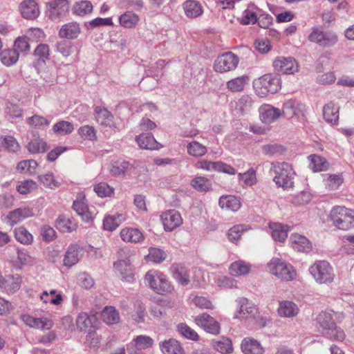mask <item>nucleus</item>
Wrapping results in <instances>:
<instances>
[{
    "mask_svg": "<svg viewBox=\"0 0 354 354\" xmlns=\"http://www.w3.org/2000/svg\"><path fill=\"white\" fill-rule=\"evenodd\" d=\"M333 225L342 230H350L354 228V210L344 206H335L329 214Z\"/></svg>",
    "mask_w": 354,
    "mask_h": 354,
    "instance_id": "obj_3",
    "label": "nucleus"
},
{
    "mask_svg": "<svg viewBox=\"0 0 354 354\" xmlns=\"http://www.w3.org/2000/svg\"><path fill=\"white\" fill-rule=\"evenodd\" d=\"M308 39L321 47L328 48L333 46L337 42V36L334 32L324 31L320 28L313 27Z\"/></svg>",
    "mask_w": 354,
    "mask_h": 354,
    "instance_id": "obj_7",
    "label": "nucleus"
},
{
    "mask_svg": "<svg viewBox=\"0 0 354 354\" xmlns=\"http://www.w3.org/2000/svg\"><path fill=\"white\" fill-rule=\"evenodd\" d=\"M78 134L85 140L93 141L97 138L95 129L89 125H84L80 127Z\"/></svg>",
    "mask_w": 354,
    "mask_h": 354,
    "instance_id": "obj_60",
    "label": "nucleus"
},
{
    "mask_svg": "<svg viewBox=\"0 0 354 354\" xmlns=\"http://www.w3.org/2000/svg\"><path fill=\"white\" fill-rule=\"evenodd\" d=\"M241 350L245 354H263L264 349L261 344L252 338H245L241 343Z\"/></svg>",
    "mask_w": 354,
    "mask_h": 354,
    "instance_id": "obj_30",
    "label": "nucleus"
},
{
    "mask_svg": "<svg viewBox=\"0 0 354 354\" xmlns=\"http://www.w3.org/2000/svg\"><path fill=\"white\" fill-rule=\"evenodd\" d=\"M309 272L315 281L319 284L331 283L335 279L334 270L326 261H318L309 268Z\"/></svg>",
    "mask_w": 354,
    "mask_h": 354,
    "instance_id": "obj_6",
    "label": "nucleus"
},
{
    "mask_svg": "<svg viewBox=\"0 0 354 354\" xmlns=\"http://www.w3.org/2000/svg\"><path fill=\"white\" fill-rule=\"evenodd\" d=\"M250 78L248 75H242L233 78L226 83L227 88L231 92L243 91L245 86L248 84Z\"/></svg>",
    "mask_w": 354,
    "mask_h": 354,
    "instance_id": "obj_39",
    "label": "nucleus"
},
{
    "mask_svg": "<svg viewBox=\"0 0 354 354\" xmlns=\"http://www.w3.org/2000/svg\"><path fill=\"white\" fill-rule=\"evenodd\" d=\"M191 186L198 192H207L212 189V181L201 176H195L190 183Z\"/></svg>",
    "mask_w": 354,
    "mask_h": 354,
    "instance_id": "obj_43",
    "label": "nucleus"
},
{
    "mask_svg": "<svg viewBox=\"0 0 354 354\" xmlns=\"http://www.w3.org/2000/svg\"><path fill=\"white\" fill-rule=\"evenodd\" d=\"M147 259L148 261L158 263L165 259V254L162 250L158 248H151L149 250Z\"/></svg>",
    "mask_w": 354,
    "mask_h": 354,
    "instance_id": "obj_64",
    "label": "nucleus"
},
{
    "mask_svg": "<svg viewBox=\"0 0 354 354\" xmlns=\"http://www.w3.org/2000/svg\"><path fill=\"white\" fill-rule=\"evenodd\" d=\"M215 283L222 288H233L236 287V281L230 277L219 275L215 280Z\"/></svg>",
    "mask_w": 354,
    "mask_h": 354,
    "instance_id": "obj_62",
    "label": "nucleus"
},
{
    "mask_svg": "<svg viewBox=\"0 0 354 354\" xmlns=\"http://www.w3.org/2000/svg\"><path fill=\"white\" fill-rule=\"evenodd\" d=\"M27 149L30 153H44L47 149V144L43 139L36 137L28 143Z\"/></svg>",
    "mask_w": 354,
    "mask_h": 354,
    "instance_id": "obj_47",
    "label": "nucleus"
},
{
    "mask_svg": "<svg viewBox=\"0 0 354 354\" xmlns=\"http://www.w3.org/2000/svg\"><path fill=\"white\" fill-rule=\"evenodd\" d=\"M236 301L238 307L234 314V319L242 321L255 317L257 308L252 301L245 297L239 298Z\"/></svg>",
    "mask_w": 354,
    "mask_h": 354,
    "instance_id": "obj_9",
    "label": "nucleus"
},
{
    "mask_svg": "<svg viewBox=\"0 0 354 354\" xmlns=\"http://www.w3.org/2000/svg\"><path fill=\"white\" fill-rule=\"evenodd\" d=\"M218 204L222 209L232 212L238 211L241 205V201L238 198L230 195L221 196Z\"/></svg>",
    "mask_w": 354,
    "mask_h": 354,
    "instance_id": "obj_37",
    "label": "nucleus"
},
{
    "mask_svg": "<svg viewBox=\"0 0 354 354\" xmlns=\"http://www.w3.org/2000/svg\"><path fill=\"white\" fill-rule=\"evenodd\" d=\"M270 272L284 281H292L297 277V272L293 266L279 258H272L268 263Z\"/></svg>",
    "mask_w": 354,
    "mask_h": 354,
    "instance_id": "obj_4",
    "label": "nucleus"
},
{
    "mask_svg": "<svg viewBox=\"0 0 354 354\" xmlns=\"http://www.w3.org/2000/svg\"><path fill=\"white\" fill-rule=\"evenodd\" d=\"M153 339L147 335H138L127 346L138 351L146 350L153 346Z\"/></svg>",
    "mask_w": 354,
    "mask_h": 354,
    "instance_id": "obj_34",
    "label": "nucleus"
},
{
    "mask_svg": "<svg viewBox=\"0 0 354 354\" xmlns=\"http://www.w3.org/2000/svg\"><path fill=\"white\" fill-rule=\"evenodd\" d=\"M259 8L254 3H250L243 12L242 16L238 18L239 22L242 25H253L258 21L257 11Z\"/></svg>",
    "mask_w": 354,
    "mask_h": 354,
    "instance_id": "obj_27",
    "label": "nucleus"
},
{
    "mask_svg": "<svg viewBox=\"0 0 354 354\" xmlns=\"http://www.w3.org/2000/svg\"><path fill=\"white\" fill-rule=\"evenodd\" d=\"M96 120L99 124L111 127L113 123V116L106 109L96 107Z\"/></svg>",
    "mask_w": 354,
    "mask_h": 354,
    "instance_id": "obj_45",
    "label": "nucleus"
},
{
    "mask_svg": "<svg viewBox=\"0 0 354 354\" xmlns=\"http://www.w3.org/2000/svg\"><path fill=\"white\" fill-rule=\"evenodd\" d=\"M214 348L221 353H230L232 351V345L230 339L228 338H221L218 340H214L212 342Z\"/></svg>",
    "mask_w": 354,
    "mask_h": 354,
    "instance_id": "obj_57",
    "label": "nucleus"
},
{
    "mask_svg": "<svg viewBox=\"0 0 354 354\" xmlns=\"http://www.w3.org/2000/svg\"><path fill=\"white\" fill-rule=\"evenodd\" d=\"M22 17L27 19H33L39 15V10L37 3L34 0H25L19 6Z\"/></svg>",
    "mask_w": 354,
    "mask_h": 354,
    "instance_id": "obj_25",
    "label": "nucleus"
},
{
    "mask_svg": "<svg viewBox=\"0 0 354 354\" xmlns=\"http://www.w3.org/2000/svg\"><path fill=\"white\" fill-rule=\"evenodd\" d=\"M185 15L189 18H196L201 16L203 12V8L198 1L194 0H187L183 4Z\"/></svg>",
    "mask_w": 354,
    "mask_h": 354,
    "instance_id": "obj_31",
    "label": "nucleus"
},
{
    "mask_svg": "<svg viewBox=\"0 0 354 354\" xmlns=\"http://www.w3.org/2000/svg\"><path fill=\"white\" fill-rule=\"evenodd\" d=\"M135 170L134 162L125 160H118L113 162L111 173L115 176L130 174Z\"/></svg>",
    "mask_w": 354,
    "mask_h": 354,
    "instance_id": "obj_29",
    "label": "nucleus"
},
{
    "mask_svg": "<svg viewBox=\"0 0 354 354\" xmlns=\"http://www.w3.org/2000/svg\"><path fill=\"white\" fill-rule=\"evenodd\" d=\"M32 215L33 212L29 207H23L10 212L7 218L10 225H14Z\"/></svg>",
    "mask_w": 354,
    "mask_h": 354,
    "instance_id": "obj_26",
    "label": "nucleus"
},
{
    "mask_svg": "<svg viewBox=\"0 0 354 354\" xmlns=\"http://www.w3.org/2000/svg\"><path fill=\"white\" fill-rule=\"evenodd\" d=\"M194 322L209 333L217 335L220 333L219 323L207 313H202L196 316Z\"/></svg>",
    "mask_w": 354,
    "mask_h": 354,
    "instance_id": "obj_13",
    "label": "nucleus"
},
{
    "mask_svg": "<svg viewBox=\"0 0 354 354\" xmlns=\"http://www.w3.org/2000/svg\"><path fill=\"white\" fill-rule=\"evenodd\" d=\"M292 248L297 252H308L310 249V243L308 239L299 234H292L290 236Z\"/></svg>",
    "mask_w": 354,
    "mask_h": 354,
    "instance_id": "obj_36",
    "label": "nucleus"
},
{
    "mask_svg": "<svg viewBox=\"0 0 354 354\" xmlns=\"http://www.w3.org/2000/svg\"><path fill=\"white\" fill-rule=\"evenodd\" d=\"M83 248L78 244H71L64 254L63 264L71 268L77 264L83 257Z\"/></svg>",
    "mask_w": 354,
    "mask_h": 354,
    "instance_id": "obj_14",
    "label": "nucleus"
},
{
    "mask_svg": "<svg viewBox=\"0 0 354 354\" xmlns=\"http://www.w3.org/2000/svg\"><path fill=\"white\" fill-rule=\"evenodd\" d=\"M16 239L22 244L28 245L33 241L32 235L24 227H19L15 230Z\"/></svg>",
    "mask_w": 354,
    "mask_h": 354,
    "instance_id": "obj_54",
    "label": "nucleus"
},
{
    "mask_svg": "<svg viewBox=\"0 0 354 354\" xmlns=\"http://www.w3.org/2000/svg\"><path fill=\"white\" fill-rule=\"evenodd\" d=\"M239 62V57L232 52H226L217 57L214 63V69L218 73H225L234 70Z\"/></svg>",
    "mask_w": 354,
    "mask_h": 354,
    "instance_id": "obj_8",
    "label": "nucleus"
},
{
    "mask_svg": "<svg viewBox=\"0 0 354 354\" xmlns=\"http://www.w3.org/2000/svg\"><path fill=\"white\" fill-rule=\"evenodd\" d=\"M160 348L163 354H185L179 342L174 339L160 342Z\"/></svg>",
    "mask_w": 354,
    "mask_h": 354,
    "instance_id": "obj_35",
    "label": "nucleus"
},
{
    "mask_svg": "<svg viewBox=\"0 0 354 354\" xmlns=\"http://www.w3.org/2000/svg\"><path fill=\"white\" fill-rule=\"evenodd\" d=\"M270 172L274 174L273 181L284 189L294 186L295 172L292 166L286 162L271 163Z\"/></svg>",
    "mask_w": 354,
    "mask_h": 354,
    "instance_id": "obj_1",
    "label": "nucleus"
},
{
    "mask_svg": "<svg viewBox=\"0 0 354 354\" xmlns=\"http://www.w3.org/2000/svg\"><path fill=\"white\" fill-rule=\"evenodd\" d=\"M56 226L63 232H72L77 228L75 221L64 216H59L56 220Z\"/></svg>",
    "mask_w": 354,
    "mask_h": 354,
    "instance_id": "obj_48",
    "label": "nucleus"
},
{
    "mask_svg": "<svg viewBox=\"0 0 354 354\" xmlns=\"http://www.w3.org/2000/svg\"><path fill=\"white\" fill-rule=\"evenodd\" d=\"M177 330L186 339L197 341L199 338L198 333L185 323H180L178 324Z\"/></svg>",
    "mask_w": 354,
    "mask_h": 354,
    "instance_id": "obj_55",
    "label": "nucleus"
},
{
    "mask_svg": "<svg viewBox=\"0 0 354 354\" xmlns=\"http://www.w3.org/2000/svg\"><path fill=\"white\" fill-rule=\"evenodd\" d=\"M248 229L249 227L245 225H234L229 230L227 237L231 242L236 243L241 237L243 232Z\"/></svg>",
    "mask_w": 354,
    "mask_h": 354,
    "instance_id": "obj_53",
    "label": "nucleus"
},
{
    "mask_svg": "<svg viewBox=\"0 0 354 354\" xmlns=\"http://www.w3.org/2000/svg\"><path fill=\"white\" fill-rule=\"evenodd\" d=\"M299 312L298 306L292 301L285 300L280 301L277 308L278 315L281 317L292 318Z\"/></svg>",
    "mask_w": 354,
    "mask_h": 354,
    "instance_id": "obj_24",
    "label": "nucleus"
},
{
    "mask_svg": "<svg viewBox=\"0 0 354 354\" xmlns=\"http://www.w3.org/2000/svg\"><path fill=\"white\" fill-rule=\"evenodd\" d=\"M161 221L165 230L169 232L179 227L183 223L180 214L174 209L162 213Z\"/></svg>",
    "mask_w": 354,
    "mask_h": 354,
    "instance_id": "obj_16",
    "label": "nucleus"
},
{
    "mask_svg": "<svg viewBox=\"0 0 354 354\" xmlns=\"http://www.w3.org/2000/svg\"><path fill=\"white\" fill-rule=\"evenodd\" d=\"M27 123L32 127L42 128L50 124V120L38 115H34L26 120Z\"/></svg>",
    "mask_w": 354,
    "mask_h": 354,
    "instance_id": "obj_59",
    "label": "nucleus"
},
{
    "mask_svg": "<svg viewBox=\"0 0 354 354\" xmlns=\"http://www.w3.org/2000/svg\"><path fill=\"white\" fill-rule=\"evenodd\" d=\"M38 178L39 181L48 188L55 189L60 185V183L55 180L52 173L40 175Z\"/></svg>",
    "mask_w": 354,
    "mask_h": 354,
    "instance_id": "obj_61",
    "label": "nucleus"
},
{
    "mask_svg": "<svg viewBox=\"0 0 354 354\" xmlns=\"http://www.w3.org/2000/svg\"><path fill=\"white\" fill-rule=\"evenodd\" d=\"M250 270V265L241 260L233 262L229 268L230 273L235 277L245 275Z\"/></svg>",
    "mask_w": 354,
    "mask_h": 354,
    "instance_id": "obj_44",
    "label": "nucleus"
},
{
    "mask_svg": "<svg viewBox=\"0 0 354 354\" xmlns=\"http://www.w3.org/2000/svg\"><path fill=\"white\" fill-rule=\"evenodd\" d=\"M317 320L319 327L322 328L323 334L330 333V330H331L333 327H335V325L336 324L331 314L327 312L320 313Z\"/></svg>",
    "mask_w": 354,
    "mask_h": 354,
    "instance_id": "obj_40",
    "label": "nucleus"
},
{
    "mask_svg": "<svg viewBox=\"0 0 354 354\" xmlns=\"http://www.w3.org/2000/svg\"><path fill=\"white\" fill-rule=\"evenodd\" d=\"M102 319L107 324H117L120 321L119 313L113 306H106L102 312Z\"/></svg>",
    "mask_w": 354,
    "mask_h": 354,
    "instance_id": "obj_46",
    "label": "nucleus"
},
{
    "mask_svg": "<svg viewBox=\"0 0 354 354\" xmlns=\"http://www.w3.org/2000/svg\"><path fill=\"white\" fill-rule=\"evenodd\" d=\"M189 155L194 157L203 156L207 151V147L196 141L189 142L187 146Z\"/></svg>",
    "mask_w": 354,
    "mask_h": 354,
    "instance_id": "obj_52",
    "label": "nucleus"
},
{
    "mask_svg": "<svg viewBox=\"0 0 354 354\" xmlns=\"http://www.w3.org/2000/svg\"><path fill=\"white\" fill-rule=\"evenodd\" d=\"M118 20L121 26L125 28H133L138 25L140 17L132 11H126L119 17Z\"/></svg>",
    "mask_w": 354,
    "mask_h": 354,
    "instance_id": "obj_38",
    "label": "nucleus"
},
{
    "mask_svg": "<svg viewBox=\"0 0 354 354\" xmlns=\"http://www.w3.org/2000/svg\"><path fill=\"white\" fill-rule=\"evenodd\" d=\"M173 277L181 285H187L189 282V275L187 269L180 264H173L170 268Z\"/></svg>",
    "mask_w": 354,
    "mask_h": 354,
    "instance_id": "obj_33",
    "label": "nucleus"
},
{
    "mask_svg": "<svg viewBox=\"0 0 354 354\" xmlns=\"http://www.w3.org/2000/svg\"><path fill=\"white\" fill-rule=\"evenodd\" d=\"M81 32L80 26L77 22L71 21L62 26L59 30L60 38L75 39Z\"/></svg>",
    "mask_w": 354,
    "mask_h": 354,
    "instance_id": "obj_22",
    "label": "nucleus"
},
{
    "mask_svg": "<svg viewBox=\"0 0 354 354\" xmlns=\"http://www.w3.org/2000/svg\"><path fill=\"white\" fill-rule=\"evenodd\" d=\"M254 105V101L252 97L250 95L244 94L235 102L234 110L239 116L244 115L251 112Z\"/></svg>",
    "mask_w": 354,
    "mask_h": 354,
    "instance_id": "obj_20",
    "label": "nucleus"
},
{
    "mask_svg": "<svg viewBox=\"0 0 354 354\" xmlns=\"http://www.w3.org/2000/svg\"><path fill=\"white\" fill-rule=\"evenodd\" d=\"M0 59L4 65L10 66L17 62L19 53L14 49H6L0 53Z\"/></svg>",
    "mask_w": 354,
    "mask_h": 354,
    "instance_id": "obj_50",
    "label": "nucleus"
},
{
    "mask_svg": "<svg viewBox=\"0 0 354 354\" xmlns=\"http://www.w3.org/2000/svg\"><path fill=\"white\" fill-rule=\"evenodd\" d=\"M124 220L125 216L122 214L106 216L103 220L104 229L108 231H113L115 230Z\"/></svg>",
    "mask_w": 354,
    "mask_h": 354,
    "instance_id": "obj_42",
    "label": "nucleus"
},
{
    "mask_svg": "<svg viewBox=\"0 0 354 354\" xmlns=\"http://www.w3.org/2000/svg\"><path fill=\"white\" fill-rule=\"evenodd\" d=\"M309 167L313 171H321L326 170L328 167L327 161L322 157L317 155H310Z\"/></svg>",
    "mask_w": 354,
    "mask_h": 354,
    "instance_id": "obj_51",
    "label": "nucleus"
},
{
    "mask_svg": "<svg viewBox=\"0 0 354 354\" xmlns=\"http://www.w3.org/2000/svg\"><path fill=\"white\" fill-rule=\"evenodd\" d=\"M261 120L265 124H270L282 116L281 111L270 104H265L259 108Z\"/></svg>",
    "mask_w": 354,
    "mask_h": 354,
    "instance_id": "obj_19",
    "label": "nucleus"
},
{
    "mask_svg": "<svg viewBox=\"0 0 354 354\" xmlns=\"http://www.w3.org/2000/svg\"><path fill=\"white\" fill-rule=\"evenodd\" d=\"M113 266L124 281L131 282L133 280L134 274L129 260H118Z\"/></svg>",
    "mask_w": 354,
    "mask_h": 354,
    "instance_id": "obj_28",
    "label": "nucleus"
},
{
    "mask_svg": "<svg viewBox=\"0 0 354 354\" xmlns=\"http://www.w3.org/2000/svg\"><path fill=\"white\" fill-rule=\"evenodd\" d=\"M22 278L19 274L7 275L5 277L0 275V288L8 294H13L21 288Z\"/></svg>",
    "mask_w": 354,
    "mask_h": 354,
    "instance_id": "obj_15",
    "label": "nucleus"
},
{
    "mask_svg": "<svg viewBox=\"0 0 354 354\" xmlns=\"http://www.w3.org/2000/svg\"><path fill=\"white\" fill-rule=\"evenodd\" d=\"M255 93L260 97H265L268 94H274L281 88V82L277 75L265 74L253 82Z\"/></svg>",
    "mask_w": 354,
    "mask_h": 354,
    "instance_id": "obj_2",
    "label": "nucleus"
},
{
    "mask_svg": "<svg viewBox=\"0 0 354 354\" xmlns=\"http://www.w3.org/2000/svg\"><path fill=\"white\" fill-rule=\"evenodd\" d=\"M73 11L76 15L84 17L92 12L93 5L89 1H80L75 3L73 6Z\"/></svg>",
    "mask_w": 354,
    "mask_h": 354,
    "instance_id": "obj_49",
    "label": "nucleus"
},
{
    "mask_svg": "<svg viewBox=\"0 0 354 354\" xmlns=\"http://www.w3.org/2000/svg\"><path fill=\"white\" fill-rule=\"evenodd\" d=\"M275 71L284 74H293L298 71V64L296 60L290 57H278L273 62Z\"/></svg>",
    "mask_w": 354,
    "mask_h": 354,
    "instance_id": "obj_12",
    "label": "nucleus"
},
{
    "mask_svg": "<svg viewBox=\"0 0 354 354\" xmlns=\"http://www.w3.org/2000/svg\"><path fill=\"white\" fill-rule=\"evenodd\" d=\"M136 141L139 147L143 149L158 150L161 145L154 138L151 133H143L136 136Z\"/></svg>",
    "mask_w": 354,
    "mask_h": 354,
    "instance_id": "obj_23",
    "label": "nucleus"
},
{
    "mask_svg": "<svg viewBox=\"0 0 354 354\" xmlns=\"http://www.w3.org/2000/svg\"><path fill=\"white\" fill-rule=\"evenodd\" d=\"M52 129L57 134L65 136L71 133L73 131L74 127L72 123L62 120L55 124Z\"/></svg>",
    "mask_w": 354,
    "mask_h": 354,
    "instance_id": "obj_56",
    "label": "nucleus"
},
{
    "mask_svg": "<svg viewBox=\"0 0 354 354\" xmlns=\"http://www.w3.org/2000/svg\"><path fill=\"white\" fill-rule=\"evenodd\" d=\"M67 0H54L47 4L46 15L52 20L64 17L68 12Z\"/></svg>",
    "mask_w": 354,
    "mask_h": 354,
    "instance_id": "obj_11",
    "label": "nucleus"
},
{
    "mask_svg": "<svg viewBox=\"0 0 354 354\" xmlns=\"http://www.w3.org/2000/svg\"><path fill=\"white\" fill-rule=\"evenodd\" d=\"M120 237L125 242L139 243L144 240V236L137 228L127 227L120 232Z\"/></svg>",
    "mask_w": 354,
    "mask_h": 354,
    "instance_id": "obj_32",
    "label": "nucleus"
},
{
    "mask_svg": "<svg viewBox=\"0 0 354 354\" xmlns=\"http://www.w3.org/2000/svg\"><path fill=\"white\" fill-rule=\"evenodd\" d=\"M73 209L86 222L91 221L95 215L92 208L88 207L86 204L85 195L83 192H80L77 194L76 199L73 204Z\"/></svg>",
    "mask_w": 354,
    "mask_h": 354,
    "instance_id": "obj_10",
    "label": "nucleus"
},
{
    "mask_svg": "<svg viewBox=\"0 0 354 354\" xmlns=\"http://www.w3.org/2000/svg\"><path fill=\"white\" fill-rule=\"evenodd\" d=\"M21 319L26 325L42 330L50 329L54 324L51 319L46 317H34L29 315H24Z\"/></svg>",
    "mask_w": 354,
    "mask_h": 354,
    "instance_id": "obj_18",
    "label": "nucleus"
},
{
    "mask_svg": "<svg viewBox=\"0 0 354 354\" xmlns=\"http://www.w3.org/2000/svg\"><path fill=\"white\" fill-rule=\"evenodd\" d=\"M145 283L156 293L163 295L171 292L173 287L167 277L157 270H149L145 276Z\"/></svg>",
    "mask_w": 354,
    "mask_h": 354,
    "instance_id": "obj_5",
    "label": "nucleus"
},
{
    "mask_svg": "<svg viewBox=\"0 0 354 354\" xmlns=\"http://www.w3.org/2000/svg\"><path fill=\"white\" fill-rule=\"evenodd\" d=\"M94 191L100 197H110L114 193V189L105 183H100L94 187Z\"/></svg>",
    "mask_w": 354,
    "mask_h": 354,
    "instance_id": "obj_63",
    "label": "nucleus"
},
{
    "mask_svg": "<svg viewBox=\"0 0 354 354\" xmlns=\"http://www.w3.org/2000/svg\"><path fill=\"white\" fill-rule=\"evenodd\" d=\"M339 106L331 101L323 107V117L325 121L332 125H337L339 122Z\"/></svg>",
    "mask_w": 354,
    "mask_h": 354,
    "instance_id": "obj_21",
    "label": "nucleus"
},
{
    "mask_svg": "<svg viewBox=\"0 0 354 354\" xmlns=\"http://www.w3.org/2000/svg\"><path fill=\"white\" fill-rule=\"evenodd\" d=\"M272 237L274 241H283L288 236V227L278 223L269 224Z\"/></svg>",
    "mask_w": 354,
    "mask_h": 354,
    "instance_id": "obj_41",
    "label": "nucleus"
},
{
    "mask_svg": "<svg viewBox=\"0 0 354 354\" xmlns=\"http://www.w3.org/2000/svg\"><path fill=\"white\" fill-rule=\"evenodd\" d=\"M306 111V106L301 102L290 99L283 104L281 113L287 118H292L295 115L303 114Z\"/></svg>",
    "mask_w": 354,
    "mask_h": 354,
    "instance_id": "obj_17",
    "label": "nucleus"
},
{
    "mask_svg": "<svg viewBox=\"0 0 354 354\" xmlns=\"http://www.w3.org/2000/svg\"><path fill=\"white\" fill-rule=\"evenodd\" d=\"M324 180L325 185L329 189H336L342 183V178L339 175L336 174H324Z\"/></svg>",
    "mask_w": 354,
    "mask_h": 354,
    "instance_id": "obj_58",
    "label": "nucleus"
}]
</instances>
